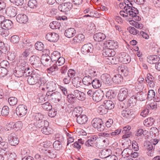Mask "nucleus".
<instances>
[{"label": "nucleus", "instance_id": "obj_42", "mask_svg": "<svg viewBox=\"0 0 160 160\" xmlns=\"http://www.w3.org/2000/svg\"><path fill=\"white\" fill-rule=\"evenodd\" d=\"M112 80L114 83L116 84H119L122 81V78L120 75L117 74L114 76L112 79Z\"/></svg>", "mask_w": 160, "mask_h": 160}, {"label": "nucleus", "instance_id": "obj_54", "mask_svg": "<svg viewBox=\"0 0 160 160\" xmlns=\"http://www.w3.org/2000/svg\"><path fill=\"white\" fill-rule=\"evenodd\" d=\"M36 49L38 50L41 51L43 50L44 48V44L42 42H38L35 44Z\"/></svg>", "mask_w": 160, "mask_h": 160}, {"label": "nucleus", "instance_id": "obj_16", "mask_svg": "<svg viewBox=\"0 0 160 160\" xmlns=\"http://www.w3.org/2000/svg\"><path fill=\"white\" fill-rule=\"evenodd\" d=\"M122 116L126 118H129L134 117L132 110L128 108H125L121 112Z\"/></svg>", "mask_w": 160, "mask_h": 160}, {"label": "nucleus", "instance_id": "obj_39", "mask_svg": "<svg viewBox=\"0 0 160 160\" xmlns=\"http://www.w3.org/2000/svg\"><path fill=\"white\" fill-rule=\"evenodd\" d=\"M84 38V35L82 34H80L74 37L72 40L74 42H79L81 41H83Z\"/></svg>", "mask_w": 160, "mask_h": 160}, {"label": "nucleus", "instance_id": "obj_35", "mask_svg": "<svg viewBox=\"0 0 160 160\" xmlns=\"http://www.w3.org/2000/svg\"><path fill=\"white\" fill-rule=\"evenodd\" d=\"M146 94L143 93L142 91H140L136 93V95H135L137 100L142 101L145 100Z\"/></svg>", "mask_w": 160, "mask_h": 160}, {"label": "nucleus", "instance_id": "obj_25", "mask_svg": "<svg viewBox=\"0 0 160 160\" xmlns=\"http://www.w3.org/2000/svg\"><path fill=\"white\" fill-rule=\"evenodd\" d=\"M73 85L76 88L80 87L83 84L82 79L78 77H75L72 79Z\"/></svg>", "mask_w": 160, "mask_h": 160}, {"label": "nucleus", "instance_id": "obj_19", "mask_svg": "<svg viewBox=\"0 0 160 160\" xmlns=\"http://www.w3.org/2000/svg\"><path fill=\"white\" fill-rule=\"evenodd\" d=\"M51 100L55 103H57L62 100L61 95L60 92H56L52 93L51 95Z\"/></svg>", "mask_w": 160, "mask_h": 160}, {"label": "nucleus", "instance_id": "obj_29", "mask_svg": "<svg viewBox=\"0 0 160 160\" xmlns=\"http://www.w3.org/2000/svg\"><path fill=\"white\" fill-rule=\"evenodd\" d=\"M31 50L30 49H27L24 50L20 55L19 60L25 61L27 62L28 57L30 54Z\"/></svg>", "mask_w": 160, "mask_h": 160}, {"label": "nucleus", "instance_id": "obj_38", "mask_svg": "<svg viewBox=\"0 0 160 160\" xmlns=\"http://www.w3.org/2000/svg\"><path fill=\"white\" fill-rule=\"evenodd\" d=\"M155 121V119L153 118L150 117L146 119L144 121L143 123L144 125L148 127L152 126Z\"/></svg>", "mask_w": 160, "mask_h": 160}, {"label": "nucleus", "instance_id": "obj_34", "mask_svg": "<svg viewBox=\"0 0 160 160\" xmlns=\"http://www.w3.org/2000/svg\"><path fill=\"white\" fill-rule=\"evenodd\" d=\"M12 21L9 20H5L2 23L1 26L5 30L6 29H11L12 27Z\"/></svg>", "mask_w": 160, "mask_h": 160}, {"label": "nucleus", "instance_id": "obj_2", "mask_svg": "<svg viewBox=\"0 0 160 160\" xmlns=\"http://www.w3.org/2000/svg\"><path fill=\"white\" fill-rule=\"evenodd\" d=\"M20 64L15 68L13 73L16 77H20L23 75L24 71L28 68V64L25 61L19 60Z\"/></svg>", "mask_w": 160, "mask_h": 160}, {"label": "nucleus", "instance_id": "obj_53", "mask_svg": "<svg viewBox=\"0 0 160 160\" xmlns=\"http://www.w3.org/2000/svg\"><path fill=\"white\" fill-rule=\"evenodd\" d=\"M144 147L146 150H154L152 143L149 141L146 142L144 144Z\"/></svg>", "mask_w": 160, "mask_h": 160}, {"label": "nucleus", "instance_id": "obj_61", "mask_svg": "<svg viewBox=\"0 0 160 160\" xmlns=\"http://www.w3.org/2000/svg\"><path fill=\"white\" fill-rule=\"evenodd\" d=\"M42 107L44 109L47 111L49 110L52 108L50 103L48 102L42 104Z\"/></svg>", "mask_w": 160, "mask_h": 160}, {"label": "nucleus", "instance_id": "obj_20", "mask_svg": "<svg viewBox=\"0 0 160 160\" xmlns=\"http://www.w3.org/2000/svg\"><path fill=\"white\" fill-rule=\"evenodd\" d=\"M104 44L106 46L110 49L113 50L118 47L117 42L113 40H109L105 41Z\"/></svg>", "mask_w": 160, "mask_h": 160}, {"label": "nucleus", "instance_id": "obj_56", "mask_svg": "<svg viewBox=\"0 0 160 160\" xmlns=\"http://www.w3.org/2000/svg\"><path fill=\"white\" fill-rule=\"evenodd\" d=\"M127 30L130 33L133 35H136L138 34L139 33V31L138 30L132 27H128Z\"/></svg>", "mask_w": 160, "mask_h": 160}, {"label": "nucleus", "instance_id": "obj_59", "mask_svg": "<svg viewBox=\"0 0 160 160\" xmlns=\"http://www.w3.org/2000/svg\"><path fill=\"white\" fill-rule=\"evenodd\" d=\"M47 70L49 73L52 74L56 70H58L57 65L56 64H53L52 66L48 68Z\"/></svg>", "mask_w": 160, "mask_h": 160}, {"label": "nucleus", "instance_id": "obj_18", "mask_svg": "<svg viewBox=\"0 0 160 160\" xmlns=\"http://www.w3.org/2000/svg\"><path fill=\"white\" fill-rule=\"evenodd\" d=\"M101 78L103 83L106 85L110 86L112 84V79L109 74L107 73L103 74L101 75Z\"/></svg>", "mask_w": 160, "mask_h": 160}, {"label": "nucleus", "instance_id": "obj_40", "mask_svg": "<svg viewBox=\"0 0 160 160\" xmlns=\"http://www.w3.org/2000/svg\"><path fill=\"white\" fill-rule=\"evenodd\" d=\"M98 137L95 135H91V147H97V142L96 141Z\"/></svg>", "mask_w": 160, "mask_h": 160}, {"label": "nucleus", "instance_id": "obj_43", "mask_svg": "<svg viewBox=\"0 0 160 160\" xmlns=\"http://www.w3.org/2000/svg\"><path fill=\"white\" fill-rule=\"evenodd\" d=\"M91 84L92 87L94 88H99L101 85V82L97 78L94 79L93 80L92 82L91 83Z\"/></svg>", "mask_w": 160, "mask_h": 160}, {"label": "nucleus", "instance_id": "obj_64", "mask_svg": "<svg viewBox=\"0 0 160 160\" xmlns=\"http://www.w3.org/2000/svg\"><path fill=\"white\" fill-rule=\"evenodd\" d=\"M67 96L68 101L71 103H73L76 100L75 97V96L74 97V94H69L67 95Z\"/></svg>", "mask_w": 160, "mask_h": 160}, {"label": "nucleus", "instance_id": "obj_49", "mask_svg": "<svg viewBox=\"0 0 160 160\" xmlns=\"http://www.w3.org/2000/svg\"><path fill=\"white\" fill-rule=\"evenodd\" d=\"M28 5L31 8H36L38 6V3L36 0H29Z\"/></svg>", "mask_w": 160, "mask_h": 160}, {"label": "nucleus", "instance_id": "obj_46", "mask_svg": "<svg viewBox=\"0 0 160 160\" xmlns=\"http://www.w3.org/2000/svg\"><path fill=\"white\" fill-rule=\"evenodd\" d=\"M119 58L113 57V56L110 57V58H107L109 62L112 64H116L120 62Z\"/></svg>", "mask_w": 160, "mask_h": 160}, {"label": "nucleus", "instance_id": "obj_32", "mask_svg": "<svg viewBox=\"0 0 160 160\" xmlns=\"http://www.w3.org/2000/svg\"><path fill=\"white\" fill-rule=\"evenodd\" d=\"M77 122L80 124H83L86 122L88 120L87 117L85 115H81L77 118Z\"/></svg>", "mask_w": 160, "mask_h": 160}, {"label": "nucleus", "instance_id": "obj_47", "mask_svg": "<svg viewBox=\"0 0 160 160\" xmlns=\"http://www.w3.org/2000/svg\"><path fill=\"white\" fill-rule=\"evenodd\" d=\"M128 151L127 153L128 154V155L130 156L132 158H137L139 156V153L136 152H133L132 150L129 149H126V150H124L123 152Z\"/></svg>", "mask_w": 160, "mask_h": 160}, {"label": "nucleus", "instance_id": "obj_7", "mask_svg": "<svg viewBox=\"0 0 160 160\" xmlns=\"http://www.w3.org/2000/svg\"><path fill=\"white\" fill-rule=\"evenodd\" d=\"M72 4L70 2L62 3L60 4L58 7V10L65 14L67 13L72 7Z\"/></svg>", "mask_w": 160, "mask_h": 160}, {"label": "nucleus", "instance_id": "obj_21", "mask_svg": "<svg viewBox=\"0 0 160 160\" xmlns=\"http://www.w3.org/2000/svg\"><path fill=\"white\" fill-rule=\"evenodd\" d=\"M17 9L15 7H9L6 10V13L8 16L11 17H15L17 13Z\"/></svg>", "mask_w": 160, "mask_h": 160}, {"label": "nucleus", "instance_id": "obj_48", "mask_svg": "<svg viewBox=\"0 0 160 160\" xmlns=\"http://www.w3.org/2000/svg\"><path fill=\"white\" fill-rule=\"evenodd\" d=\"M90 43H89L85 44L82 46L81 49L84 54H87L90 52L89 49V48L90 47Z\"/></svg>", "mask_w": 160, "mask_h": 160}, {"label": "nucleus", "instance_id": "obj_26", "mask_svg": "<svg viewBox=\"0 0 160 160\" xmlns=\"http://www.w3.org/2000/svg\"><path fill=\"white\" fill-rule=\"evenodd\" d=\"M76 33V30L74 28H70L65 31L64 35L67 38H71L74 36Z\"/></svg>", "mask_w": 160, "mask_h": 160}, {"label": "nucleus", "instance_id": "obj_63", "mask_svg": "<svg viewBox=\"0 0 160 160\" xmlns=\"http://www.w3.org/2000/svg\"><path fill=\"white\" fill-rule=\"evenodd\" d=\"M57 111L54 108H52L49 110L48 115L51 118L55 117L57 114Z\"/></svg>", "mask_w": 160, "mask_h": 160}, {"label": "nucleus", "instance_id": "obj_3", "mask_svg": "<svg viewBox=\"0 0 160 160\" xmlns=\"http://www.w3.org/2000/svg\"><path fill=\"white\" fill-rule=\"evenodd\" d=\"M114 107L113 102L111 100H105L102 105L99 106L98 109V112L101 114L106 113L108 110H111L113 109Z\"/></svg>", "mask_w": 160, "mask_h": 160}, {"label": "nucleus", "instance_id": "obj_4", "mask_svg": "<svg viewBox=\"0 0 160 160\" xmlns=\"http://www.w3.org/2000/svg\"><path fill=\"white\" fill-rule=\"evenodd\" d=\"M130 5L131 6H129L128 4L127 5L128 7V9L129 10L127 12H128L129 14V19H133L137 21H140L141 20V18L140 17L137 15L139 14V11L138 9L134 7H132V4L130 3Z\"/></svg>", "mask_w": 160, "mask_h": 160}, {"label": "nucleus", "instance_id": "obj_51", "mask_svg": "<svg viewBox=\"0 0 160 160\" xmlns=\"http://www.w3.org/2000/svg\"><path fill=\"white\" fill-rule=\"evenodd\" d=\"M7 47L4 43L0 41V51L3 53H5L8 51Z\"/></svg>", "mask_w": 160, "mask_h": 160}, {"label": "nucleus", "instance_id": "obj_55", "mask_svg": "<svg viewBox=\"0 0 160 160\" xmlns=\"http://www.w3.org/2000/svg\"><path fill=\"white\" fill-rule=\"evenodd\" d=\"M89 77V75H88L85 76L82 80L83 83L87 86L90 85V78Z\"/></svg>", "mask_w": 160, "mask_h": 160}, {"label": "nucleus", "instance_id": "obj_11", "mask_svg": "<svg viewBox=\"0 0 160 160\" xmlns=\"http://www.w3.org/2000/svg\"><path fill=\"white\" fill-rule=\"evenodd\" d=\"M39 78V74L33 73L28 78L27 81L28 83L30 85H33L38 82V79Z\"/></svg>", "mask_w": 160, "mask_h": 160}, {"label": "nucleus", "instance_id": "obj_45", "mask_svg": "<svg viewBox=\"0 0 160 160\" xmlns=\"http://www.w3.org/2000/svg\"><path fill=\"white\" fill-rule=\"evenodd\" d=\"M49 26L52 29H59L61 25L60 22L56 21L50 23Z\"/></svg>", "mask_w": 160, "mask_h": 160}, {"label": "nucleus", "instance_id": "obj_60", "mask_svg": "<svg viewBox=\"0 0 160 160\" xmlns=\"http://www.w3.org/2000/svg\"><path fill=\"white\" fill-rule=\"evenodd\" d=\"M19 37L17 35L12 36L10 38V41L13 44L17 43L19 41Z\"/></svg>", "mask_w": 160, "mask_h": 160}, {"label": "nucleus", "instance_id": "obj_13", "mask_svg": "<svg viewBox=\"0 0 160 160\" xmlns=\"http://www.w3.org/2000/svg\"><path fill=\"white\" fill-rule=\"evenodd\" d=\"M128 94V89L126 88L121 89L118 95V99L119 101L122 102L126 99Z\"/></svg>", "mask_w": 160, "mask_h": 160}, {"label": "nucleus", "instance_id": "obj_6", "mask_svg": "<svg viewBox=\"0 0 160 160\" xmlns=\"http://www.w3.org/2000/svg\"><path fill=\"white\" fill-rule=\"evenodd\" d=\"M92 126L97 128L99 131L102 132L105 128L104 124L102 119L99 118H95L93 119L92 121Z\"/></svg>", "mask_w": 160, "mask_h": 160}, {"label": "nucleus", "instance_id": "obj_33", "mask_svg": "<svg viewBox=\"0 0 160 160\" xmlns=\"http://www.w3.org/2000/svg\"><path fill=\"white\" fill-rule=\"evenodd\" d=\"M111 153V150L110 149H103L101 151L99 156L101 158H105L106 159Z\"/></svg>", "mask_w": 160, "mask_h": 160}, {"label": "nucleus", "instance_id": "obj_44", "mask_svg": "<svg viewBox=\"0 0 160 160\" xmlns=\"http://www.w3.org/2000/svg\"><path fill=\"white\" fill-rule=\"evenodd\" d=\"M59 140H61V139H58L55 141L53 144V148L57 150H59L62 147L61 143Z\"/></svg>", "mask_w": 160, "mask_h": 160}, {"label": "nucleus", "instance_id": "obj_58", "mask_svg": "<svg viewBox=\"0 0 160 160\" xmlns=\"http://www.w3.org/2000/svg\"><path fill=\"white\" fill-rule=\"evenodd\" d=\"M39 78L38 79V82L39 81L40 82V87L42 89V87H44V85L47 83V81L45 78L43 77H41L40 75L39 74Z\"/></svg>", "mask_w": 160, "mask_h": 160}, {"label": "nucleus", "instance_id": "obj_41", "mask_svg": "<svg viewBox=\"0 0 160 160\" xmlns=\"http://www.w3.org/2000/svg\"><path fill=\"white\" fill-rule=\"evenodd\" d=\"M128 6H126L124 7V10L122 11H121L120 12V15L123 17H127V19H128L129 18V14L128 12L127 11H128L129 10L128 9Z\"/></svg>", "mask_w": 160, "mask_h": 160}, {"label": "nucleus", "instance_id": "obj_15", "mask_svg": "<svg viewBox=\"0 0 160 160\" xmlns=\"http://www.w3.org/2000/svg\"><path fill=\"white\" fill-rule=\"evenodd\" d=\"M119 58L120 62L124 64L129 63L131 60L130 56L125 52L121 53Z\"/></svg>", "mask_w": 160, "mask_h": 160}, {"label": "nucleus", "instance_id": "obj_30", "mask_svg": "<svg viewBox=\"0 0 160 160\" xmlns=\"http://www.w3.org/2000/svg\"><path fill=\"white\" fill-rule=\"evenodd\" d=\"M137 101L135 95L132 96L128 99L127 103V107L135 106L136 104Z\"/></svg>", "mask_w": 160, "mask_h": 160}, {"label": "nucleus", "instance_id": "obj_5", "mask_svg": "<svg viewBox=\"0 0 160 160\" xmlns=\"http://www.w3.org/2000/svg\"><path fill=\"white\" fill-rule=\"evenodd\" d=\"M29 61L32 67L36 69L40 68L42 66V63L41 59L36 55L31 56L30 58Z\"/></svg>", "mask_w": 160, "mask_h": 160}, {"label": "nucleus", "instance_id": "obj_9", "mask_svg": "<svg viewBox=\"0 0 160 160\" xmlns=\"http://www.w3.org/2000/svg\"><path fill=\"white\" fill-rule=\"evenodd\" d=\"M56 83L53 81H49L44 85V87H42V90L43 91L46 89L49 91L53 92L56 89Z\"/></svg>", "mask_w": 160, "mask_h": 160}, {"label": "nucleus", "instance_id": "obj_23", "mask_svg": "<svg viewBox=\"0 0 160 160\" xmlns=\"http://www.w3.org/2000/svg\"><path fill=\"white\" fill-rule=\"evenodd\" d=\"M17 21L21 23H25L28 21V19L26 15L24 14H19L16 17Z\"/></svg>", "mask_w": 160, "mask_h": 160}, {"label": "nucleus", "instance_id": "obj_17", "mask_svg": "<svg viewBox=\"0 0 160 160\" xmlns=\"http://www.w3.org/2000/svg\"><path fill=\"white\" fill-rule=\"evenodd\" d=\"M34 158L31 156H25L22 158V160H45L46 157L44 156L42 154H37L35 155Z\"/></svg>", "mask_w": 160, "mask_h": 160}, {"label": "nucleus", "instance_id": "obj_57", "mask_svg": "<svg viewBox=\"0 0 160 160\" xmlns=\"http://www.w3.org/2000/svg\"><path fill=\"white\" fill-rule=\"evenodd\" d=\"M106 96L108 99H113L116 96L115 92L111 91H108Z\"/></svg>", "mask_w": 160, "mask_h": 160}, {"label": "nucleus", "instance_id": "obj_8", "mask_svg": "<svg viewBox=\"0 0 160 160\" xmlns=\"http://www.w3.org/2000/svg\"><path fill=\"white\" fill-rule=\"evenodd\" d=\"M28 112L27 107L23 104L19 105L16 109V113L20 117L25 116Z\"/></svg>", "mask_w": 160, "mask_h": 160}, {"label": "nucleus", "instance_id": "obj_14", "mask_svg": "<svg viewBox=\"0 0 160 160\" xmlns=\"http://www.w3.org/2000/svg\"><path fill=\"white\" fill-rule=\"evenodd\" d=\"M8 139L9 143L11 145L13 146L18 145L19 142L17 137L14 134H9L8 136Z\"/></svg>", "mask_w": 160, "mask_h": 160}, {"label": "nucleus", "instance_id": "obj_24", "mask_svg": "<svg viewBox=\"0 0 160 160\" xmlns=\"http://www.w3.org/2000/svg\"><path fill=\"white\" fill-rule=\"evenodd\" d=\"M159 57L156 55H152L148 56L147 57V61L151 64H155L159 61Z\"/></svg>", "mask_w": 160, "mask_h": 160}, {"label": "nucleus", "instance_id": "obj_22", "mask_svg": "<svg viewBox=\"0 0 160 160\" xmlns=\"http://www.w3.org/2000/svg\"><path fill=\"white\" fill-rule=\"evenodd\" d=\"M74 95L77 99L79 100L83 101L86 98L85 94L78 90H75L73 92Z\"/></svg>", "mask_w": 160, "mask_h": 160}, {"label": "nucleus", "instance_id": "obj_28", "mask_svg": "<svg viewBox=\"0 0 160 160\" xmlns=\"http://www.w3.org/2000/svg\"><path fill=\"white\" fill-rule=\"evenodd\" d=\"M0 153L4 154L6 153L8 151V143L5 142H2L0 143Z\"/></svg>", "mask_w": 160, "mask_h": 160}, {"label": "nucleus", "instance_id": "obj_1", "mask_svg": "<svg viewBox=\"0 0 160 160\" xmlns=\"http://www.w3.org/2000/svg\"><path fill=\"white\" fill-rule=\"evenodd\" d=\"M33 121V125L37 128H41L43 126L47 127L49 126V122L47 120H43L44 115L41 113L33 114L32 116Z\"/></svg>", "mask_w": 160, "mask_h": 160}, {"label": "nucleus", "instance_id": "obj_10", "mask_svg": "<svg viewBox=\"0 0 160 160\" xmlns=\"http://www.w3.org/2000/svg\"><path fill=\"white\" fill-rule=\"evenodd\" d=\"M45 38L50 42H57L59 38L58 34L55 32H48L45 35Z\"/></svg>", "mask_w": 160, "mask_h": 160}, {"label": "nucleus", "instance_id": "obj_37", "mask_svg": "<svg viewBox=\"0 0 160 160\" xmlns=\"http://www.w3.org/2000/svg\"><path fill=\"white\" fill-rule=\"evenodd\" d=\"M71 110H73V113L77 117L81 115L82 111V108L80 107H77L74 108H72Z\"/></svg>", "mask_w": 160, "mask_h": 160}, {"label": "nucleus", "instance_id": "obj_12", "mask_svg": "<svg viewBox=\"0 0 160 160\" xmlns=\"http://www.w3.org/2000/svg\"><path fill=\"white\" fill-rule=\"evenodd\" d=\"M104 95V94L102 90L96 91L93 94L92 96V100L95 102H99L102 100Z\"/></svg>", "mask_w": 160, "mask_h": 160}, {"label": "nucleus", "instance_id": "obj_50", "mask_svg": "<svg viewBox=\"0 0 160 160\" xmlns=\"http://www.w3.org/2000/svg\"><path fill=\"white\" fill-rule=\"evenodd\" d=\"M8 102L10 105L14 106L17 103L18 99L15 97H10L8 99Z\"/></svg>", "mask_w": 160, "mask_h": 160}, {"label": "nucleus", "instance_id": "obj_52", "mask_svg": "<svg viewBox=\"0 0 160 160\" xmlns=\"http://www.w3.org/2000/svg\"><path fill=\"white\" fill-rule=\"evenodd\" d=\"M9 112V109L7 106H3L1 111V114L3 116H7Z\"/></svg>", "mask_w": 160, "mask_h": 160}, {"label": "nucleus", "instance_id": "obj_27", "mask_svg": "<svg viewBox=\"0 0 160 160\" xmlns=\"http://www.w3.org/2000/svg\"><path fill=\"white\" fill-rule=\"evenodd\" d=\"M115 52L114 50L110 48L105 49L103 50L102 55L106 57H110L115 55Z\"/></svg>", "mask_w": 160, "mask_h": 160}, {"label": "nucleus", "instance_id": "obj_31", "mask_svg": "<svg viewBox=\"0 0 160 160\" xmlns=\"http://www.w3.org/2000/svg\"><path fill=\"white\" fill-rule=\"evenodd\" d=\"M93 39L97 42H101L106 38L105 35L102 32H99L95 34L93 36Z\"/></svg>", "mask_w": 160, "mask_h": 160}, {"label": "nucleus", "instance_id": "obj_36", "mask_svg": "<svg viewBox=\"0 0 160 160\" xmlns=\"http://www.w3.org/2000/svg\"><path fill=\"white\" fill-rule=\"evenodd\" d=\"M60 53L58 51H54L51 54V57H49V58L51 59V60L52 62L56 61L60 57Z\"/></svg>", "mask_w": 160, "mask_h": 160}, {"label": "nucleus", "instance_id": "obj_62", "mask_svg": "<svg viewBox=\"0 0 160 160\" xmlns=\"http://www.w3.org/2000/svg\"><path fill=\"white\" fill-rule=\"evenodd\" d=\"M155 95V93L153 90H149L148 92L147 98L148 100H150L154 98Z\"/></svg>", "mask_w": 160, "mask_h": 160}]
</instances>
